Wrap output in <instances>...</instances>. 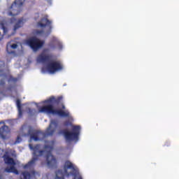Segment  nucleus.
<instances>
[{
    "label": "nucleus",
    "mask_w": 179,
    "mask_h": 179,
    "mask_svg": "<svg viewBox=\"0 0 179 179\" xmlns=\"http://www.w3.org/2000/svg\"><path fill=\"white\" fill-rule=\"evenodd\" d=\"M35 34L37 36H43L44 34V31L43 30H36Z\"/></svg>",
    "instance_id": "nucleus-16"
},
{
    "label": "nucleus",
    "mask_w": 179,
    "mask_h": 179,
    "mask_svg": "<svg viewBox=\"0 0 179 179\" xmlns=\"http://www.w3.org/2000/svg\"><path fill=\"white\" fill-rule=\"evenodd\" d=\"M1 28L3 31V34H6L8 31V29L2 24Z\"/></svg>",
    "instance_id": "nucleus-20"
},
{
    "label": "nucleus",
    "mask_w": 179,
    "mask_h": 179,
    "mask_svg": "<svg viewBox=\"0 0 179 179\" xmlns=\"http://www.w3.org/2000/svg\"><path fill=\"white\" fill-rule=\"evenodd\" d=\"M52 21H50L48 19V17H43L41 19V21L37 22V26L41 28H45L46 27H49V31L47 32V36L50 35L52 32Z\"/></svg>",
    "instance_id": "nucleus-9"
},
{
    "label": "nucleus",
    "mask_w": 179,
    "mask_h": 179,
    "mask_svg": "<svg viewBox=\"0 0 179 179\" xmlns=\"http://www.w3.org/2000/svg\"><path fill=\"white\" fill-rule=\"evenodd\" d=\"M23 5L22 1H14L13 3L9 8V12L8 15L9 16H16L18 15L21 12V8Z\"/></svg>",
    "instance_id": "nucleus-7"
},
{
    "label": "nucleus",
    "mask_w": 179,
    "mask_h": 179,
    "mask_svg": "<svg viewBox=\"0 0 179 179\" xmlns=\"http://www.w3.org/2000/svg\"><path fill=\"white\" fill-rule=\"evenodd\" d=\"M21 141H22V138L20 136H17V140L14 141V145L19 144L20 143Z\"/></svg>",
    "instance_id": "nucleus-17"
},
{
    "label": "nucleus",
    "mask_w": 179,
    "mask_h": 179,
    "mask_svg": "<svg viewBox=\"0 0 179 179\" xmlns=\"http://www.w3.org/2000/svg\"><path fill=\"white\" fill-rule=\"evenodd\" d=\"M18 115L20 117H22V108H20L18 109Z\"/></svg>",
    "instance_id": "nucleus-21"
},
{
    "label": "nucleus",
    "mask_w": 179,
    "mask_h": 179,
    "mask_svg": "<svg viewBox=\"0 0 179 179\" xmlns=\"http://www.w3.org/2000/svg\"><path fill=\"white\" fill-rule=\"evenodd\" d=\"M28 136H30V138L34 140V141H38L40 138L38 136L40 135V131H34L33 129H29L27 133Z\"/></svg>",
    "instance_id": "nucleus-13"
},
{
    "label": "nucleus",
    "mask_w": 179,
    "mask_h": 179,
    "mask_svg": "<svg viewBox=\"0 0 179 179\" xmlns=\"http://www.w3.org/2000/svg\"><path fill=\"white\" fill-rule=\"evenodd\" d=\"M169 145H170L169 142H166L165 146H169Z\"/></svg>",
    "instance_id": "nucleus-26"
},
{
    "label": "nucleus",
    "mask_w": 179,
    "mask_h": 179,
    "mask_svg": "<svg viewBox=\"0 0 179 179\" xmlns=\"http://www.w3.org/2000/svg\"><path fill=\"white\" fill-rule=\"evenodd\" d=\"M0 35H1V33H0Z\"/></svg>",
    "instance_id": "nucleus-34"
},
{
    "label": "nucleus",
    "mask_w": 179,
    "mask_h": 179,
    "mask_svg": "<svg viewBox=\"0 0 179 179\" xmlns=\"http://www.w3.org/2000/svg\"><path fill=\"white\" fill-rule=\"evenodd\" d=\"M27 43L34 52H37L43 47L44 41H42L36 37H32L27 40Z\"/></svg>",
    "instance_id": "nucleus-6"
},
{
    "label": "nucleus",
    "mask_w": 179,
    "mask_h": 179,
    "mask_svg": "<svg viewBox=\"0 0 179 179\" xmlns=\"http://www.w3.org/2000/svg\"><path fill=\"white\" fill-rule=\"evenodd\" d=\"M29 148L34 151V157L30 162L23 166L24 169L34 168L36 165V162L38 160V157L43 156L45 152H46L45 158L47 166L50 169L57 168L58 164L57 160L52 155L54 149L53 145H45L44 149L45 151L44 150H40V144H36L34 146L32 144H29Z\"/></svg>",
    "instance_id": "nucleus-1"
},
{
    "label": "nucleus",
    "mask_w": 179,
    "mask_h": 179,
    "mask_svg": "<svg viewBox=\"0 0 179 179\" xmlns=\"http://www.w3.org/2000/svg\"><path fill=\"white\" fill-rule=\"evenodd\" d=\"M8 132H10V130H9V127L8 126L3 125V127H1L0 128V136H1V138L3 140H6L7 137H6V134H8Z\"/></svg>",
    "instance_id": "nucleus-14"
},
{
    "label": "nucleus",
    "mask_w": 179,
    "mask_h": 179,
    "mask_svg": "<svg viewBox=\"0 0 179 179\" xmlns=\"http://www.w3.org/2000/svg\"><path fill=\"white\" fill-rule=\"evenodd\" d=\"M29 111L31 112V109H29Z\"/></svg>",
    "instance_id": "nucleus-32"
},
{
    "label": "nucleus",
    "mask_w": 179,
    "mask_h": 179,
    "mask_svg": "<svg viewBox=\"0 0 179 179\" xmlns=\"http://www.w3.org/2000/svg\"><path fill=\"white\" fill-rule=\"evenodd\" d=\"M62 96H57V98L52 96L45 101L46 103L50 104L41 106L39 111L41 113H46L48 114L59 115L62 117H68L70 116V113L69 110H64L66 109V106L64 103H62ZM59 104H61L62 109H55L54 106H59Z\"/></svg>",
    "instance_id": "nucleus-2"
},
{
    "label": "nucleus",
    "mask_w": 179,
    "mask_h": 179,
    "mask_svg": "<svg viewBox=\"0 0 179 179\" xmlns=\"http://www.w3.org/2000/svg\"><path fill=\"white\" fill-rule=\"evenodd\" d=\"M59 48H60V50L62 49V45L60 43H59Z\"/></svg>",
    "instance_id": "nucleus-25"
},
{
    "label": "nucleus",
    "mask_w": 179,
    "mask_h": 179,
    "mask_svg": "<svg viewBox=\"0 0 179 179\" xmlns=\"http://www.w3.org/2000/svg\"><path fill=\"white\" fill-rule=\"evenodd\" d=\"M5 85V82L3 80L0 81V85L3 86Z\"/></svg>",
    "instance_id": "nucleus-23"
},
{
    "label": "nucleus",
    "mask_w": 179,
    "mask_h": 179,
    "mask_svg": "<svg viewBox=\"0 0 179 179\" xmlns=\"http://www.w3.org/2000/svg\"><path fill=\"white\" fill-rule=\"evenodd\" d=\"M63 66L59 61H52L47 65V69L49 73H55L57 71L63 70Z\"/></svg>",
    "instance_id": "nucleus-8"
},
{
    "label": "nucleus",
    "mask_w": 179,
    "mask_h": 179,
    "mask_svg": "<svg viewBox=\"0 0 179 179\" xmlns=\"http://www.w3.org/2000/svg\"><path fill=\"white\" fill-rule=\"evenodd\" d=\"M70 124V122L69 121H66L64 122L65 126H69Z\"/></svg>",
    "instance_id": "nucleus-24"
},
{
    "label": "nucleus",
    "mask_w": 179,
    "mask_h": 179,
    "mask_svg": "<svg viewBox=\"0 0 179 179\" xmlns=\"http://www.w3.org/2000/svg\"><path fill=\"white\" fill-rule=\"evenodd\" d=\"M16 103H17V108L18 109L22 108V104H21L20 99H17Z\"/></svg>",
    "instance_id": "nucleus-19"
},
{
    "label": "nucleus",
    "mask_w": 179,
    "mask_h": 179,
    "mask_svg": "<svg viewBox=\"0 0 179 179\" xmlns=\"http://www.w3.org/2000/svg\"><path fill=\"white\" fill-rule=\"evenodd\" d=\"M60 134L64 135L67 142L78 141L80 135V126H73L72 131H69L67 129L62 130Z\"/></svg>",
    "instance_id": "nucleus-5"
},
{
    "label": "nucleus",
    "mask_w": 179,
    "mask_h": 179,
    "mask_svg": "<svg viewBox=\"0 0 179 179\" xmlns=\"http://www.w3.org/2000/svg\"><path fill=\"white\" fill-rule=\"evenodd\" d=\"M62 170L56 171V179H77V173H75L76 167L70 161H66Z\"/></svg>",
    "instance_id": "nucleus-3"
},
{
    "label": "nucleus",
    "mask_w": 179,
    "mask_h": 179,
    "mask_svg": "<svg viewBox=\"0 0 179 179\" xmlns=\"http://www.w3.org/2000/svg\"><path fill=\"white\" fill-rule=\"evenodd\" d=\"M10 157H15L16 152L15 150H8L6 151L5 155L3 156L5 164L10 166V167H6L4 170L5 173H13V174L18 175L19 171L15 166L16 165L15 161Z\"/></svg>",
    "instance_id": "nucleus-4"
},
{
    "label": "nucleus",
    "mask_w": 179,
    "mask_h": 179,
    "mask_svg": "<svg viewBox=\"0 0 179 179\" xmlns=\"http://www.w3.org/2000/svg\"><path fill=\"white\" fill-rule=\"evenodd\" d=\"M11 48L12 49H14V50H15V49H17V44H16V43H14V44H13V45H11Z\"/></svg>",
    "instance_id": "nucleus-22"
},
{
    "label": "nucleus",
    "mask_w": 179,
    "mask_h": 179,
    "mask_svg": "<svg viewBox=\"0 0 179 179\" xmlns=\"http://www.w3.org/2000/svg\"><path fill=\"white\" fill-rule=\"evenodd\" d=\"M55 46H51V49H55Z\"/></svg>",
    "instance_id": "nucleus-28"
},
{
    "label": "nucleus",
    "mask_w": 179,
    "mask_h": 179,
    "mask_svg": "<svg viewBox=\"0 0 179 179\" xmlns=\"http://www.w3.org/2000/svg\"><path fill=\"white\" fill-rule=\"evenodd\" d=\"M0 179H2V176L0 175Z\"/></svg>",
    "instance_id": "nucleus-31"
},
{
    "label": "nucleus",
    "mask_w": 179,
    "mask_h": 179,
    "mask_svg": "<svg viewBox=\"0 0 179 179\" xmlns=\"http://www.w3.org/2000/svg\"><path fill=\"white\" fill-rule=\"evenodd\" d=\"M32 174H36V171H32Z\"/></svg>",
    "instance_id": "nucleus-29"
},
{
    "label": "nucleus",
    "mask_w": 179,
    "mask_h": 179,
    "mask_svg": "<svg viewBox=\"0 0 179 179\" xmlns=\"http://www.w3.org/2000/svg\"><path fill=\"white\" fill-rule=\"evenodd\" d=\"M24 127H25V126H22V129H24Z\"/></svg>",
    "instance_id": "nucleus-30"
},
{
    "label": "nucleus",
    "mask_w": 179,
    "mask_h": 179,
    "mask_svg": "<svg viewBox=\"0 0 179 179\" xmlns=\"http://www.w3.org/2000/svg\"><path fill=\"white\" fill-rule=\"evenodd\" d=\"M17 78H13V76H10L9 78H8V82H13V83H16L17 81Z\"/></svg>",
    "instance_id": "nucleus-18"
},
{
    "label": "nucleus",
    "mask_w": 179,
    "mask_h": 179,
    "mask_svg": "<svg viewBox=\"0 0 179 179\" xmlns=\"http://www.w3.org/2000/svg\"><path fill=\"white\" fill-rule=\"evenodd\" d=\"M78 179H82V178H78Z\"/></svg>",
    "instance_id": "nucleus-33"
},
{
    "label": "nucleus",
    "mask_w": 179,
    "mask_h": 179,
    "mask_svg": "<svg viewBox=\"0 0 179 179\" xmlns=\"http://www.w3.org/2000/svg\"><path fill=\"white\" fill-rule=\"evenodd\" d=\"M52 125H54L55 127H57L58 124L56 121L52 120L51 122L50 126L48 127V128L46 130V132L45 134V136H52L53 134H55V129H51Z\"/></svg>",
    "instance_id": "nucleus-12"
},
{
    "label": "nucleus",
    "mask_w": 179,
    "mask_h": 179,
    "mask_svg": "<svg viewBox=\"0 0 179 179\" xmlns=\"http://www.w3.org/2000/svg\"><path fill=\"white\" fill-rule=\"evenodd\" d=\"M7 51H8V53H9V54L13 53L12 52H8V46H7Z\"/></svg>",
    "instance_id": "nucleus-27"
},
{
    "label": "nucleus",
    "mask_w": 179,
    "mask_h": 179,
    "mask_svg": "<svg viewBox=\"0 0 179 179\" xmlns=\"http://www.w3.org/2000/svg\"><path fill=\"white\" fill-rule=\"evenodd\" d=\"M52 58L51 55H45L43 52H42L41 54H40L38 57H37V62L39 63H46L50 62V59Z\"/></svg>",
    "instance_id": "nucleus-11"
},
{
    "label": "nucleus",
    "mask_w": 179,
    "mask_h": 179,
    "mask_svg": "<svg viewBox=\"0 0 179 179\" xmlns=\"http://www.w3.org/2000/svg\"><path fill=\"white\" fill-rule=\"evenodd\" d=\"M31 175L28 171H23L20 175V179H31Z\"/></svg>",
    "instance_id": "nucleus-15"
},
{
    "label": "nucleus",
    "mask_w": 179,
    "mask_h": 179,
    "mask_svg": "<svg viewBox=\"0 0 179 179\" xmlns=\"http://www.w3.org/2000/svg\"><path fill=\"white\" fill-rule=\"evenodd\" d=\"M10 22L11 24L15 23L14 24L13 31L14 32H16L17 30H18L20 28L24 26V24L25 23L26 20L23 17H20L17 21L16 18L12 17L10 18Z\"/></svg>",
    "instance_id": "nucleus-10"
}]
</instances>
